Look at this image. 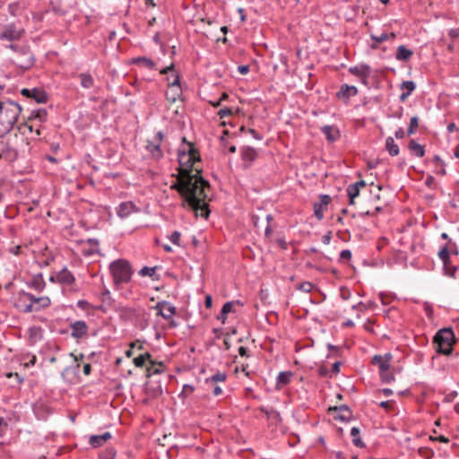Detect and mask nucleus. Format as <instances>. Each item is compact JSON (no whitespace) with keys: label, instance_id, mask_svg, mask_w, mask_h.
Listing matches in <instances>:
<instances>
[{"label":"nucleus","instance_id":"nucleus-28","mask_svg":"<svg viewBox=\"0 0 459 459\" xmlns=\"http://www.w3.org/2000/svg\"><path fill=\"white\" fill-rule=\"evenodd\" d=\"M385 149L391 156H397L399 154V146L395 143L393 137L388 136L385 139Z\"/></svg>","mask_w":459,"mask_h":459},{"label":"nucleus","instance_id":"nucleus-23","mask_svg":"<svg viewBox=\"0 0 459 459\" xmlns=\"http://www.w3.org/2000/svg\"><path fill=\"white\" fill-rule=\"evenodd\" d=\"M48 94L47 92L39 88H32L30 99H32L37 103H46L48 101Z\"/></svg>","mask_w":459,"mask_h":459},{"label":"nucleus","instance_id":"nucleus-51","mask_svg":"<svg viewBox=\"0 0 459 459\" xmlns=\"http://www.w3.org/2000/svg\"><path fill=\"white\" fill-rule=\"evenodd\" d=\"M167 305V301H160L156 304L154 308L157 310L158 315L161 316Z\"/></svg>","mask_w":459,"mask_h":459},{"label":"nucleus","instance_id":"nucleus-46","mask_svg":"<svg viewBox=\"0 0 459 459\" xmlns=\"http://www.w3.org/2000/svg\"><path fill=\"white\" fill-rule=\"evenodd\" d=\"M297 289L303 292L308 293L312 290L313 285L309 281H303L300 284H299Z\"/></svg>","mask_w":459,"mask_h":459},{"label":"nucleus","instance_id":"nucleus-39","mask_svg":"<svg viewBox=\"0 0 459 459\" xmlns=\"http://www.w3.org/2000/svg\"><path fill=\"white\" fill-rule=\"evenodd\" d=\"M176 314V307L168 302L163 313H161V316L164 319H169Z\"/></svg>","mask_w":459,"mask_h":459},{"label":"nucleus","instance_id":"nucleus-10","mask_svg":"<svg viewBox=\"0 0 459 459\" xmlns=\"http://www.w3.org/2000/svg\"><path fill=\"white\" fill-rule=\"evenodd\" d=\"M71 327V336L74 339H81L87 333L88 325L82 320H78L70 325Z\"/></svg>","mask_w":459,"mask_h":459},{"label":"nucleus","instance_id":"nucleus-64","mask_svg":"<svg viewBox=\"0 0 459 459\" xmlns=\"http://www.w3.org/2000/svg\"><path fill=\"white\" fill-rule=\"evenodd\" d=\"M340 366H341V362L340 361H336L333 364V367H332V372L334 373V374H337L339 373L340 371Z\"/></svg>","mask_w":459,"mask_h":459},{"label":"nucleus","instance_id":"nucleus-47","mask_svg":"<svg viewBox=\"0 0 459 459\" xmlns=\"http://www.w3.org/2000/svg\"><path fill=\"white\" fill-rule=\"evenodd\" d=\"M180 232L179 231H173L169 236V240L177 246H180Z\"/></svg>","mask_w":459,"mask_h":459},{"label":"nucleus","instance_id":"nucleus-50","mask_svg":"<svg viewBox=\"0 0 459 459\" xmlns=\"http://www.w3.org/2000/svg\"><path fill=\"white\" fill-rule=\"evenodd\" d=\"M260 410H261V411H263L264 413H265L268 416L275 415L276 418H280V413L273 408L268 409L265 407H261Z\"/></svg>","mask_w":459,"mask_h":459},{"label":"nucleus","instance_id":"nucleus-60","mask_svg":"<svg viewBox=\"0 0 459 459\" xmlns=\"http://www.w3.org/2000/svg\"><path fill=\"white\" fill-rule=\"evenodd\" d=\"M332 239V233L329 231L322 237V242L325 245H329Z\"/></svg>","mask_w":459,"mask_h":459},{"label":"nucleus","instance_id":"nucleus-38","mask_svg":"<svg viewBox=\"0 0 459 459\" xmlns=\"http://www.w3.org/2000/svg\"><path fill=\"white\" fill-rule=\"evenodd\" d=\"M30 121H25L18 126V130L21 134H25L28 131L29 133L33 132V128L36 126L35 124H29Z\"/></svg>","mask_w":459,"mask_h":459},{"label":"nucleus","instance_id":"nucleus-14","mask_svg":"<svg viewBox=\"0 0 459 459\" xmlns=\"http://www.w3.org/2000/svg\"><path fill=\"white\" fill-rule=\"evenodd\" d=\"M349 72L355 76L366 80L370 74V67L368 65L361 64L359 65L351 66Z\"/></svg>","mask_w":459,"mask_h":459},{"label":"nucleus","instance_id":"nucleus-12","mask_svg":"<svg viewBox=\"0 0 459 459\" xmlns=\"http://www.w3.org/2000/svg\"><path fill=\"white\" fill-rule=\"evenodd\" d=\"M391 359L390 353H386L385 356L376 355L372 359V363L378 367L381 373H384L388 370Z\"/></svg>","mask_w":459,"mask_h":459},{"label":"nucleus","instance_id":"nucleus-56","mask_svg":"<svg viewBox=\"0 0 459 459\" xmlns=\"http://www.w3.org/2000/svg\"><path fill=\"white\" fill-rule=\"evenodd\" d=\"M194 390H195V387L193 385L186 384L183 385L182 394L187 395V394L193 393Z\"/></svg>","mask_w":459,"mask_h":459},{"label":"nucleus","instance_id":"nucleus-32","mask_svg":"<svg viewBox=\"0 0 459 459\" xmlns=\"http://www.w3.org/2000/svg\"><path fill=\"white\" fill-rule=\"evenodd\" d=\"M150 363L152 366L147 368V377H150L152 375H158L163 372V364L161 362L156 365V363L151 359Z\"/></svg>","mask_w":459,"mask_h":459},{"label":"nucleus","instance_id":"nucleus-42","mask_svg":"<svg viewBox=\"0 0 459 459\" xmlns=\"http://www.w3.org/2000/svg\"><path fill=\"white\" fill-rule=\"evenodd\" d=\"M156 272V267L144 266L139 271V274L143 277L150 276L152 277Z\"/></svg>","mask_w":459,"mask_h":459},{"label":"nucleus","instance_id":"nucleus-19","mask_svg":"<svg viewBox=\"0 0 459 459\" xmlns=\"http://www.w3.org/2000/svg\"><path fill=\"white\" fill-rule=\"evenodd\" d=\"M111 438V434L109 432H105L101 435H93L90 437L89 443L90 445L96 448L102 446L106 441Z\"/></svg>","mask_w":459,"mask_h":459},{"label":"nucleus","instance_id":"nucleus-1","mask_svg":"<svg viewBox=\"0 0 459 459\" xmlns=\"http://www.w3.org/2000/svg\"><path fill=\"white\" fill-rule=\"evenodd\" d=\"M183 141L186 144L179 148L178 153V174L171 188L179 193L189 207L195 212L201 210V215L207 217L209 211L204 200L207 197L205 190L210 185L201 176L203 169L199 166L201 157L198 151L192 143H186V138Z\"/></svg>","mask_w":459,"mask_h":459},{"label":"nucleus","instance_id":"nucleus-24","mask_svg":"<svg viewBox=\"0 0 459 459\" xmlns=\"http://www.w3.org/2000/svg\"><path fill=\"white\" fill-rule=\"evenodd\" d=\"M235 303L240 304V301H228L222 306L221 311L220 315L217 316L218 320H220L222 324H225L227 315L232 311Z\"/></svg>","mask_w":459,"mask_h":459},{"label":"nucleus","instance_id":"nucleus-8","mask_svg":"<svg viewBox=\"0 0 459 459\" xmlns=\"http://www.w3.org/2000/svg\"><path fill=\"white\" fill-rule=\"evenodd\" d=\"M332 198L328 195H321L320 201L313 205L314 214L317 220L321 221L324 218V212L327 209L328 204L331 203Z\"/></svg>","mask_w":459,"mask_h":459},{"label":"nucleus","instance_id":"nucleus-63","mask_svg":"<svg viewBox=\"0 0 459 459\" xmlns=\"http://www.w3.org/2000/svg\"><path fill=\"white\" fill-rule=\"evenodd\" d=\"M394 136L397 138V139H403L404 137V131L402 127L398 128L395 133H394Z\"/></svg>","mask_w":459,"mask_h":459},{"label":"nucleus","instance_id":"nucleus-58","mask_svg":"<svg viewBox=\"0 0 459 459\" xmlns=\"http://www.w3.org/2000/svg\"><path fill=\"white\" fill-rule=\"evenodd\" d=\"M430 439L433 440V441H439V442H442V443H448L449 442V438L443 436V435H440L438 437H430Z\"/></svg>","mask_w":459,"mask_h":459},{"label":"nucleus","instance_id":"nucleus-41","mask_svg":"<svg viewBox=\"0 0 459 459\" xmlns=\"http://www.w3.org/2000/svg\"><path fill=\"white\" fill-rule=\"evenodd\" d=\"M116 450L113 447H108L100 455V459H115Z\"/></svg>","mask_w":459,"mask_h":459},{"label":"nucleus","instance_id":"nucleus-45","mask_svg":"<svg viewBox=\"0 0 459 459\" xmlns=\"http://www.w3.org/2000/svg\"><path fill=\"white\" fill-rule=\"evenodd\" d=\"M415 87H416V85H415L414 82H412V81H404L401 84V88L402 89H405L406 91L411 93V94L415 90Z\"/></svg>","mask_w":459,"mask_h":459},{"label":"nucleus","instance_id":"nucleus-3","mask_svg":"<svg viewBox=\"0 0 459 459\" xmlns=\"http://www.w3.org/2000/svg\"><path fill=\"white\" fill-rule=\"evenodd\" d=\"M109 271L117 289H118L121 284L129 282L133 275L132 266L130 263L125 259L113 261L109 264Z\"/></svg>","mask_w":459,"mask_h":459},{"label":"nucleus","instance_id":"nucleus-27","mask_svg":"<svg viewBox=\"0 0 459 459\" xmlns=\"http://www.w3.org/2000/svg\"><path fill=\"white\" fill-rule=\"evenodd\" d=\"M408 147L411 152L416 157H423L425 154L424 146L418 143L415 140H411Z\"/></svg>","mask_w":459,"mask_h":459},{"label":"nucleus","instance_id":"nucleus-18","mask_svg":"<svg viewBox=\"0 0 459 459\" xmlns=\"http://www.w3.org/2000/svg\"><path fill=\"white\" fill-rule=\"evenodd\" d=\"M321 132L324 134L325 138L330 142H334L340 137V131L334 126H324L321 128Z\"/></svg>","mask_w":459,"mask_h":459},{"label":"nucleus","instance_id":"nucleus-48","mask_svg":"<svg viewBox=\"0 0 459 459\" xmlns=\"http://www.w3.org/2000/svg\"><path fill=\"white\" fill-rule=\"evenodd\" d=\"M419 453L421 456L427 458V459H430L433 457L434 455V452L433 450L429 449V448H425V447H421L419 449Z\"/></svg>","mask_w":459,"mask_h":459},{"label":"nucleus","instance_id":"nucleus-2","mask_svg":"<svg viewBox=\"0 0 459 459\" xmlns=\"http://www.w3.org/2000/svg\"><path fill=\"white\" fill-rule=\"evenodd\" d=\"M22 112V107L15 101H0V137L6 135L13 128Z\"/></svg>","mask_w":459,"mask_h":459},{"label":"nucleus","instance_id":"nucleus-59","mask_svg":"<svg viewBox=\"0 0 459 459\" xmlns=\"http://www.w3.org/2000/svg\"><path fill=\"white\" fill-rule=\"evenodd\" d=\"M210 385L212 386V394L214 396H219L222 394V389L217 384Z\"/></svg>","mask_w":459,"mask_h":459},{"label":"nucleus","instance_id":"nucleus-40","mask_svg":"<svg viewBox=\"0 0 459 459\" xmlns=\"http://www.w3.org/2000/svg\"><path fill=\"white\" fill-rule=\"evenodd\" d=\"M419 126V118L418 117H412L410 121L409 127L407 129L408 135H411L415 133L417 127Z\"/></svg>","mask_w":459,"mask_h":459},{"label":"nucleus","instance_id":"nucleus-43","mask_svg":"<svg viewBox=\"0 0 459 459\" xmlns=\"http://www.w3.org/2000/svg\"><path fill=\"white\" fill-rule=\"evenodd\" d=\"M445 246L448 249L449 255H458L457 245L455 242L452 241V239H449V241Z\"/></svg>","mask_w":459,"mask_h":459},{"label":"nucleus","instance_id":"nucleus-7","mask_svg":"<svg viewBox=\"0 0 459 459\" xmlns=\"http://www.w3.org/2000/svg\"><path fill=\"white\" fill-rule=\"evenodd\" d=\"M24 33L22 27L14 23L6 24L0 33V40L15 41L19 40Z\"/></svg>","mask_w":459,"mask_h":459},{"label":"nucleus","instance_id":"nucleus-49","mask_svg":"<svg viewBox=\"0 0 459 459\" xmlns=\"http://www.w3.org/2000/svg\"><path fill=\"white\" fill-rule=\"evenodd\" d=\"M446 275L454 277L455 273L456 272V266L451 264V262L449 263V265L447 267H444Z\"/></svg>","mask_w":459,"mask_h":459},{"label":"nucleus","instance_id":"nucleus-22","mask_svg":"<svg viewBox=\"0 0 459 459\" xmlns=\"http://www.w3.org/2000/svg\"><path fill=\"white\" fill-rule=\"evenodd\" d=\"M47 110L45 108H39L32 110L28 117V121L42 123L47 119Z\"/></svg>","mask_w":459,"mask_h":459},{"label":"nucleus","instance_id":"nucleus-5","mask_svg":"<svg viewBox=\"0 0 459 459\" xmlns=\"http://www.w3.org/2000/svg\"><path fill=\"white\" fill-rule=\"evenodd\" d=\"M6 48L12 49L15 53H17V55L25 56L24 61H13V63L22 71L30 69L34 65L35 59L29 47L20 46L17 44H10L6 46Z\"/></svg>","mask_w":459,"mask_h":459},{"label":"nucleus","instance_id":"nucleus-54","mask_svg":"<svg viewBox=\"0 0 459 459\" xmlns=\"http://www.w3.org/2000/svg\"><path fill=\"white\" fill-rule=\"evenodd\" d=\"M381 378H382L383 382H385V383H390L393 380H394V376L387 373V371L381 373Z\"/></svg>","mask_w":459,"mask_h":459},{"label":"nucleus","instance_id":"nucleus-6","mask_svg":"<svg viewBox=\"0 0 459 459\" xmlns=\"http://www.w3.org/2000/svg\"><path fill=\"white\" fill-rule=\"evenodd\" d=\"M32 294L23 290L19 291L14 297V307L22 313H31L32 308Z\"/></svg>","mask_w":459,"mask_h":459},{"label":"nucleus","instance_id":"nucleus-13","mask_svg":"<svg viewBox=\"0 0 459 459\" xmlns=\"http://www.w3.org/2000/svg\"><path fill=\"white\" fill-rule=\"evenodd\" d=\"M56 280L60 284L70 286L74 282L75 278L70 271L64 268L56 274Z\"/></svg>","mask_w":459,"mask_h":459},{"label":"nucleus","instance_id":"nucleus-30","mask_svg":"<svg viewBox=\"0 0 459 459\" xmlns=\"http://www.w3.org/2000/svg\"><path fill=\"white\" fill-rule=\"evenodd\" d=\"M81 86L84 89H90L94 84V80L90 74L82 73L79 74Z\"/></svg>","mask_w":459,"mask_h":459},{"label":"nucleus","instance_id":"nucleus-52","mask_svg":"<svg viewBox=\"0 0 459 459\" xmlns=\"http://www.w3.org/2000/svg\"><path fill=\"white\" fill-rule=\"evenodd\" d=\"M220 117H225L232 115V110L230 108H221L218 112Z\"/></svg>","mask_w":459,"mask_h":459},{"label":"nucleus","instance_id":"nucleus-53","mask_svg":"<svg viewBox=\"0 0 459 459\" xmlns=\"http://www.w3.org/2000/svg\"><path fill=\"white\" fill-rule=\"evenodd\" d=\"M351 252L349 249H344L340 254V259L341 260H351Z\"/></svg>","mask_w":459,"mask_h":459},{"label":"nucleus","instance_id":"nucleus-35","mask_svg":"<svg viewBox=\"0 0 459 459\" xmlns=\"http://www.w3.org/2000/svg\"><path fill=\"white\" fill-rule=\"evenodd\" d=\"M438 257L443 263V267H447L450 263V255L446 246L442 247L438 252Z\"/></svg>","mask_w":459,"mask_h":459},{"label":"nucleus","instance_id":"nucleus-34","mask_svg":"<svg viewBox=\"0 0 459 459\" xmlns=\"http://www.w3.org/2000/svg\"><path fill=\"white\" fill-rule=\"evenodd\" d=\"M370 38L377 43V44H380L384 41H386L388 40L389 39H394L395 38V34L394 33H385V32H383L381 33L380 35H374V34H371L370 35Z\"/></svg>","mask_w":459,"mask_h":459},{"label":"nucleus","instance_id":"nucleus-31","mask_svg":"<svg viewBox=\"0 0 459 459\" xmlns=\"http://www.w3.org/2000/svg\"><path fill=\"white\" fill-rule=\"evenodd\" d=\"M227 378V375L224 372H217L210 377L205 379L206 385H216L219 382H224Z\"/></svg>","mask_w":459,"mask_h":459},{"label":"nucleus","instance_id":"nucleus-25","mask_svg":"<svg viewBox=\"0 0 459 459\" xmlns=\"http://www.w3.org/2000/svg\"><path fill=\"white\" fill-rule=\"evenodd\" d=\"M412 55L413 52L411 49L407 48L403 45H400L397 48L395 58L398 61H407L411 57Z\"/></svg>","mask_w":459,"mask_h":459},{"label":"nucleus","instance_id":"nucleus-26","mask_svg":"<svg viewBox=\"0 0 459 459\" xmlns=\"http://www.w3.org/2000/svg\"><path fill=\"white\" fill-rule=\"evenodd\" d=\"M241 157L244 161L251 163L256 159L257 152L252 147H244L241 149Z\"/></svg>","mask_w":459,"mask_h":459},{"label":"nucleus","instance_id":"nucleus-16","mask_svg":"<svg viewBox=\"0 0 459 459\" xmlns=\"http://www.w3.org/2000/svg\"><path fill=\"white\" fill-rule=\"evenodd\" d=\"M17 157V150L8 144L4 145L0 152V159L8 162L15 160Z\"/></svg>","mask_w":459,"mask_h":459},{"label":"nucleus","instance_id":"nucleus-44","mask_svg":"<svg viewBox=\"0 0 459 459\" xmlns=\"http://www.w3.org/2000/svg\"><path fill=\"white\" fill-rule=\"evenodd\" d=\"M31 286L34 289L38 290H43L44 282L42 281L41 274H39L38 277H35L32 280Z\"/></svg>","mask_w":459,"mask_h":459},{"label":"nucleus","instance_id":"nucleus-55","mask_svg":"<svg viewBox=\"0 0 459 459\" xmlns=\"http://www.w3.org/2000/svg\"><path fill=\"white\" fill-rule=\"evenodd\" d=\"M340 296L342 299L347 300L351 298V291L348 289L342 287V288H341V295Z\"/></svg>","mask_w":459,"mask_h":459},{"label":"nucleus","instance_id":"nucleus-29","mask_svg":"<svg viewBox=\"0 0 459 459\" xmlns=\"http://www.w3.org/2000/svg\"><path fill=\"white\" fill-rule=\"evenodd\" d=\"M134 64L140 65L149 70H154L155 69V63L148 57L145 56H140L134 58L133 60Z\"/></svg>","mask_w":459,"mask_h":459},{"label":"nucleus","instance_id":"nucleus-17","mask_svg":"<svg viewBox=\"0 0 459 459\" xmlns=\"http://www.w3.org/2000/svg\"><path fill=\"white\" fill-rule=\"evenodd\" d=\"M33 312L39 311L50 306V299L47 296L35 297L32 295L31 299Z\"/></svg>","mask_w":459,"mask_h":459},{"label":"nucleus","instance_id":"nucleus-57","mask_svg":"<svg viewBox=\"0 0 459 459\" xmlns=\"http://www.w3.org/2000/svg\"><path fill=\"white\" fill-rule=\"evenodd\" d=\"M318 375L323 377H331L328 368L324 366L318 368Z\"/></svg>","mask_w":459,"mask_h":459},{"label":"nucleus","instance_id":"nucleus-62","mask_svg":"<svg viewBox=\"0 0 459 459\" xmlns=\"http://www.w3.org/2000/svg\"><path fill=\"white\" fill-rule=\"evenodd\" d=\"M238 71L241 74H247L249 72V66L248 65H239L238 67Z\"/></svg>","mask_w":459,"mask_h":459},{"label":"nucleus","instance_id":"nucleus-21","mask_svg":"<svg viewBox=\"0 0 459 459\" xmlns=\"http://www.w3.org/2000/svg\"><path fill=\"white\" fill-rule=\"evenodd\" d=\"M337 414L334 416L335 420H340L342 421H348L351 417V411L346 405H342L340 407H334L333 409Z\"/></svg>","mask_w":459,"mask_h":459},{"label":"nucleus","instance_id":"nucleus-11","mask_svg":"<svg viewBox=\"0 0 459 459\" xmlns=\"http://www.w3.org/2000/svg\"><path fill=\"white\" fill-rule=\"evenodd\" d=\"M358 89L356 86L353 85H348V84H342L336 93V96L338 99L343 100L344 102H348L349 100L357 95Z\"/></svg>","mask_w":459,"mask_h":459},{"label":"nucleus","instance_id":"nucleus-9","mask_svg":"<svg viewBox=\"0 0 459 459\" xmlns=\"http://www.w3.org/2000/svg\"><path fill=\"white\" fill-rule=\"evenodd\" d=\"M139 209L131 201L122 202L116 208L117 215L121 219L127 218L130 214L137 212Z\"/></svg>","mask_w":459,"mask_h":459},{"label":"nucleus","instance_id":"nucleus-37","mask_svg":"<svg viewBox=\"0 0 459 459\" xmlns=\"http://www.w3.org/2000/svg\"><path fill=\"white\" fill-rule=\"evenodd\" d=\"M151 359H152L151 354L149 352H146L144 354H141L138 357H135L134 359V364L135 367L141 368V367H143L145 364L146 360L150 361Z\"/></svg>","mask_w":459,"mask_h":459},{"label":"nucleus","instance_id":"nucleus-15","mask_svg":"<svg viewBox=\"0 0 459 459\" xmlns=\"http://www.w3.org/2000/svg\"><path fill=\"white\" fill-rule=\"evenodd\" d=\"M146 150L149 152L151 157L156 160H160L163 157V152L160 149V143L154 141H148L146 144Z\"/></svg>","mask_w":459,"mask_h":459},{"label":"nucleus","instance_id":"nucleus-4","mask_svg":"<svg viewBox=\"0 0 459 459\" xmlns=\"http://www.w3.org/2000/svg\"><path fill=\"white\" fill-rule=\"evenodd\" d=\"M434 342L437 344V351L445 355L452 352L455 343V335L451 329L444 328L439 330L435 337Z\"/></svg>","mask_w":459,"mask_h":459},{"label":"nucleus","instance_id":"nucleus-20","mask_svg":"<svg viewBox=\"0 0 459 459\" xmlns=\"http://www.w3.org/2000/svg\"><path fill=\"white\" fill-rule=\"evenodd\" d=\"M293 377L291 371H281L276 377V387L281 389L284 385H288Z\"/></svg>","mask_w":459,"mask_h":459},{"label":"nucleus","instance_id":"nucleus-36","mask_svg":"<svg viewBox=\"0 0 459 459\" xmlns=\"http://www.w3.org/2000/svg\"><path fill=\"white\" fill-rule=\"evenodd\" d=\"M346 191H347V195L350 198V204H353L354 199L359 195V188L356 186V185L351 184L347 186Z\"/></svg>","mask_w":459,"mask_h":459},{"label":"nucleus","instance_id":"nucleus-33","mask_svg":"<svg viewBox=\"0 0 459 459\" xmlns=\"http://www.w3.org/2000/svg\"><path fill=\"white\" fill-rule=\"evenodd\" d=\"M359 429L357 427H353L351 429V436L352 437V443L357 447H363L365 445L362 442V440L359 437Z\"/></svg>","mask_w":459,"mask_h":459},{"label":"nucleus","instance_id":"nucleus-61","mask_svg":"<svg viewBox=\"0 0 459 459\" xmlns=\"http://www.w3.org/2000/svg\"><path fill=\"white\" fill-rule=\"evenodd\" d=\"M163 137H164L163 133H162V132H160V131H159V132L155 134V136H154V138H153V140H152V141L157 142V143H161V142H162V140H163Z\"/></svg>","mask_w":459,"mask_h":459}]
</instances>
